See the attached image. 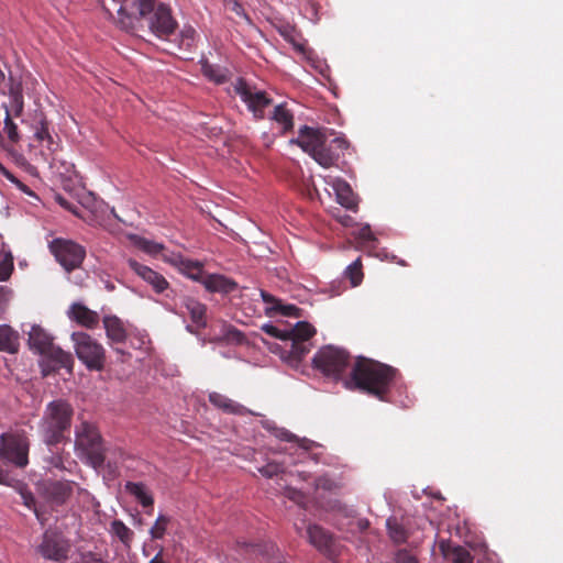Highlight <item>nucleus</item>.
<instances>
[{
	"instance_id": "obj_1",
	"label": "nucleus",
	"mask_w": 563,
	"mask_h": 563,
	"mask_svg": "<svg viewBox=\"0 0 563 563\" xmlns=\"http://www.w3.org/2000/svg\"><path fill=\"white\" fill-rule=\"evenodd\" d=\"M119 4L117 25L123 31L134 29L135 21L150 19V29L161 38L168 37L177 27L172 10L156 0H112Z\"/></svg>"
},
{
	"instance_id": "obj_2",
	"label": "nucleus",
	"mask_w": 563,
	"mask_h": 563,
	"mask_svg": "<svg viewBox=\"0 0 563 563\" xmlns=\"http://www.w3.org/2000/svg\"><path fill=\"white\" fill-rule=\"evenodd\" d=\"M327 132V129L303 125L291 143L309 154L320 166L330 168L338 165L341 154L349 147V142L342 136L329 141Z\"/></svg>"
},
{
	"instance_id": "obj_3",
	"label": "nucleus",
	"mask_w": 563,
	"mask_h": 563,
	"mask_svg": "<svg viewBox=\"0 0 563 563\" xmlns=\"http://www.w3.org/2000/svg\"><path fill=\"white\" fill-rule=\"evenodd\" d=\"M396 374L397 371L389 365L358 356L346 385L353 384L356 389L385 401Z\"/></svg>"
},
{
	"instance_id": "obj_4",
	"label": "nucleus",
	"mask_w": 563,
	"mask_h": 563,
	"mask_svg": "<svg viewBox=\"0 0 563 563\" xmlns=\"http://www.w3.org/2000/svg\"><path fill=\"white\" fill-rule=\"evenodd\" d=\"M132 241L141 251L153 256L161 255L164 261L175 266L187 278L196 282H232L224 276L208 274L201 262L187 258L181 254L168 252L161 243L137 235L132 236Z\"/></svg>"
},
{
	"instance_id": "obj_5",
	"label": "nucleus",
	"mask_w": 563,
	"mask_h": 563,
	"mask_svg": "<svg viewBox=\"0 0 563 563\" xmlns=\"http://www.w3.org/2000/svg\"><path fill=\"white\" fill-rule=\"evenodd\" d=\"M74 408L64 400L49 401L38 422V432L43 442L48 445H57L69 439L73 422Z\"/></svg>"
},
{
	"instance_id": "obj_6",
	"label": "nucleus",
	"mask_w": 563,
	"mask_h": 563,
	"mask_svg": "<svg viewBox=\"0 0 563 563\" xmlns=\"http://www.w3.org/2000/svg\"><path fill=\"white\" fill-rule=\"evenodd\" d=\"M30 349L43 356L41 363L43 376L60 369L71 371L74 365L73 355L54 345L53 338L40 325H33L29 332Z\"/></svg>"
},
{
	"instance_id": "obj_7",
	"label": "nucleus",
	"mask_w": 563,
	"mask_h": 563,
	"mask_svg": "<svg viewBox=\"0 0 563 563\" xmlns=\"http://www.w3.org/2000/svg\"><path fill=\"white\" fill-rule=\"evenodd\" d=\"M75 448L88 460L93 468H99L106 460V449L98 429L87 422H81L75 431Z\"/></svg>"
},
{
	"instance_id": "obj_8",
	"label": "nucleus",
	"mask_w": 563,
	"mask_h": 563,
	"mask_svg": "<svg viewBox=\"0 0 563 563\" xmlns=\"http://www.w3.org/2000/svg\"><path fill=\"white\" fill-rule=\"evenodd\" d=\"M350 364V353L342 347L333 345L321 347L312 358L313 368L335 380L343 376Z\"/></svg>"
},
{
	"instance_id": "obj_9",
	"label": "nucleus",
	"mask_w": 563,
	"mask_h": 563,
	"mask_svg": "<svg viewBox=\"0 0 563 563\" xmlns=\"http://www.w3.org/2000/svg\"><path fill=\"white\" fill-rule=\"evenodd\" d=\"M30 441L23 431L5 432L0 435V457L19 468L29 464Z\"/></svg>"
},
{
	"instance_id": "obj_10",
	"label": "nucleus",
	"mask_w": 563,
	"mask_h": 563,
	"mask_svg": "<svg viewBox=\"0 0 563 563\" xmlns=\"http://www.w3.org/2000/svg\"><path fill=\"white\" fill-rule=\"evenodd\" d=\"M71 339L75 343L77 357L87 368L90 371H101L106 361L103 346L85 332H74Z\"/></svg>"
},
{
	"instance_id": "obj_11",
	"label": "nucleus",
	"mask_w": 563,
	"mask_h": 563,
	"mask_svg": "<svg viewBox=\"0 0 563 563\" xmlns=\"http://www.w3.org/2000/svg\"><path fill=\"white\" fill-rule=\"evenodd\" d=\"M48 247L56 261L67 272L78 268L86 256V250L82 245L63 238L52 240Z\"/></svg>"
},
{
	"instance_id": "obj_12",
	"label": "nucleus",
	"mask_w": 563,
	"mask_h": 563,
	"mask_svg": "<svg viewBox=\"0 0 563 563\" xmlns=\"http://www.w3.org/2000/svg\"><path fill=\"white\" fill-rule=\"evenodd\" d=\"M70 549V541L62 532L48 529L43 533L36 552L45 560L63 563L68 560Z\"/></svg>"
},
{
	"instance_id": "obj_13",
	"label": "nucleus",
	"mask_w": 563,
	"mask_h": 563,
	"mask_svg": "<svg viewBox=\"0 0 563 563\" xmlns=\"http://www.w3.org/2000/svg\"><path fill=\"white\" fill-rule=\"evenodd\" d=\"M234 92L246 104L256 120L265 118V109L272 104L273 100L264 90L251 86L243 78H239L233 85Z\"/></svg>"
},
{
	"instance_id": "obj_14",
	"label": "nucleus",
	"mask_w": 563,
	"mask_h": 563,
	"mask_svg": "<svg viewBox=\"0 0 563 563\" xmlns=\"http://www.w3.org/2000/svg\"><path fill=\"white\" fill-rule=\"evenodd\" d=\"M316 334V329L306 321H299L290 328V335L287 341L290 342L288 355L290 358L300 361L311 350L310 339Z\"/></svg>"
},
{
	"instance_id": "obj_15",
	"label": "nucleus",
	"mask_w": 563,
	"mask_h": 563,
	"mask_svg": "<svg viewBox=\"0 0 563 563\" xmlns=\"http://www.w3.org/2000/svg\"><path fill=\"white\" fill-rule=\"evenodd\" d=\"M74 493V483L68 481H53L44 484L46 498L55 504L63 505Z\"/></svg>"
},
{
	"instance_id": "obj_16",
	"label": "nucleus",
	"mask_w": 563,
	"mask_h": 563,
	"mask_svg": "<svg viewBox=\"0 0 563 563\" xmlns=\"http://www.w3.org/2000/svg\"><path fill=\"white\" fill-rule=\"evenodd\" d=\"M309 542L319 551L324 553L332 552L334 544L333 536L318 525H309L307 528Z\"/></svg>"
},
{
	"instance_id": "obj_17",
	"label": "nucleus",
	"mask_w": 563,
	"mask_h": 563,
	"mask_svg": "<svg viewBox=\"0 0 563 563\" xmlns=\"http://www.w3.org/2000/svg\"><path fill=\"white\" fill-rule=\"evenodd\" d=\"M69 318L76 321L81 327L93 329L99 324L98 312L90 310L85 305L75 302L70 306Z\"/></svg>"
},
{
	"instance_id": "obj_18",
	"label": "nucleus",
	"mask_w": 563,
	"mask_h": 563,
	"mask_svg": "<svg viewBox=\"0 0 563 563\" xmlns=\"http://www.w3.org/2000/svg\"><path fill=\"white\" fill-rule=\"evenodd\" d=\"M260 292L264 302L267 305L265 307V313L267 316L272 317L275 313H280L287 317H300V309L295 305H283L280 300L276 299L268 292L264 290H260Z\"/></svg>"
},
{
	"instance_id": "obj_19",
	"label": "nucleus",
	"mask_w": 563,
	"mask_h": 563,
	"mask_svg": "<svg viewBox=\"0 0 563 563\" xmlns=\"http://www.w3.org/2000/svg\"><path fill=\"white\" fill-rule=\"evenodd\" d=\"M209 401L211 405L222 410L225 413L244 416L251 411L243 405L232 400L231 398L220 393L213 391L209 394Z\"/></svg>"
},
{
	"instance_id": "obj_20",
	"label": "nucleus",
	"mask_w": 563,
	"mask_h": 563,
	"mask_svg": "<svg viewBox=\"0 0 563 563\" xmlns=\"http://www.w3.org/2000/svg\"><path fill=\"white\" fill-rule=\"evenodd\" d=\"M336 201L344 208L355 211L357 209V198L351 186L343 179H336L333 183Z\"/></svg>"
},
{
	"instance_id": "obj_21",
	"label": "nucleus",
	"mask_w": 563,
	"mask_h": 563,
	"mask_svg": "<svg viewBox=\"0 0 563 563\" xmlns=\"http://www.w3.org/2000/svg\"><path fill=\"white\" fill-rule=\"evenodd\" d=\"M103 327L108 339L114 344L124 343L126 340V330L123 322L115 316L103 318Z\"/></svg>"
},
{
	"instance_id": "obj_22",
	"label": "nucleus",
	"mask_w": 563,
	"mask_h": 563,
	"mask_svg": "<svg viewBox=\"0 0 563 563\" xmlns=\"http://www.w3.org/2000/svg\"><path fill=\"white\" fill-rule=\"evenodd\" d=\"M20 335L8 324L0 325V352L14 354L19 351Z\"/></svg>"
},
{
	"instance_id": "obj_23",
	"label": "nucleus",
	"mask_w": 563,
	"mask_h": 563,
	"mask_svg": "<svg viewBox=\"0 0 563 563\" xmlns=\"http://www.w3.org/2000/svg\"><path fill=\"white\" fill-rule=\"evenodd\" d=\"M271 119L282 126L283 133H287L294 128V115L285 103H280L274 108Z\"/></svg>"
},
{
	"instance_id": "obj_24",
	"label": "nucleus",
	"mask_w": 563,
	"mask_h": 563,
	"mask_svg": "<svg viewBox=\"0 0 563 563\" xmlns=\"http://www.w3.org/2000/svg\"><path fill=\"white\" fill-rule=\"evenodd\" d=\"M126 490L133 495L144 508H153L154 498L142 483L128 482Z\"/></svg>"
},
{
	"instance_id": "obj_25",
	"label": "nucleus",
	"mask_w": 563,
	"mask_h": 563,
	"mask_svg": "<svg viewBox=\"0 0 563 563\" xmlns=\"http://www.w3.org/2000/svg\"><path fill=\"white\" fill-rule=\"evenodd\" d=\"M203 76L216 84H223L229 79V70L227 68L210 64L205 60L201 63Z\"/></svg>"
},
{
	"instance_id": "obj_26",
	"label": "nucleus",
	"mask_w": 563,
	"mask_h": 563,
	"mask_svg": "<svg viewBox=\"0 0 563 563\" xmlns=\"http://www.w3.org/2000/svg\"><path fill=\"white\" fill-rule=\"evenodd\" d=\"M185 307L190 314L191 321L198 328L206 327V306L205 305H202L194 299L188 298L185 300Z\"/></svg>"
},
{
	"instance_id": "obj_27",
	"label": "nucleus",
	"mask_w": 563,
	"mask_h": 563,
	"mask_svg": "<svg viewBox=\"0 0 563 563\" xmlns=\"http://www.w3.org/2000/svg\"><path fill=\"white\" fill-rule=\"evenodd\" d=\"M2 107L4 109L5 114L10 112V117H21L24 109V99L21 90L11 88L10 104H3Z\"/></svg>"
},
{
	"instance_id": "obj_28",
	"label": "nucleus",
	"mask_w": 563,
	"mask_h": 563,
	"mask_svg": "<svg viewBox=\"0 0 563 563\" xmlns=\"http://www.w3.org/2000/svg\"><path fill=\"white\" fill-rule=\"evenodd\" d=\"M130 268L144 282H166V279L154 272L152 268L140 264L134 260L129 261Z\"/></svg>"
},
{
	"instance_id": "obj_29",
	"label": "nucleus",
	"mask_w": 563,
	"mask_h": 563,
	"mask_svg": "<svg viewBox=\"0 0 563 563\" xmlns=\"http://www.w3.org/2000/svg\"><path fill=\"white\" fill-rule=\"evenodd\" d=\"M352 234L362 249H374L376 246L377 239L368 224L363 225Z\"/></svg>"
},
{
	"instance_id": "obj_30",
	"label": "nucleus",
	"mask_w": 563,
	"mask_h": 563,
	"mask_svg": "<svg viewBox=\"0 0 563 563\" xmlns=\"http://www.w3.org/2000/svg\"><path fill=\"white\" fill-rule=\"evenodd\" d=\"M388 534L390 539L396 543H404L407 541L408 533L402 525H400L396 518H389L386 522Z\"/></svg>"
},
{
	"instance_id": "obj_31",
	"label": "nucleus",
	"mask_w": 563,
	"mask_h": 563,
	"mask_svg": "<svg viewBox=\"0 0 563 563\" xmlns=\"http://www.w3.org/2000/svg\"><path fill=\"white\" fill-rule=\"evenodd\" d=\"M111 532L125 545H129L134 537L133 531L121 520H113L111 522Z\"/></svg>"
},
{
	"instance_id": "obj_32",
	"label": "nucleus",
	"mask_w": 563,
	"mask_h": 563,
	"mask_svg": "<svg viewBox=\"0 0 563 563\" xmlns=\"http://www.w3.org/2000/svg\"><path fill=\"white\" fill-rule=\"evenodd\" d=\"M170 522V518L166 515H159L154 525L152 526V528L150 529V536L153 540H159V539H163L166 531H167V527Z\"/></svg>"
},
{
	"instance_id": "obj_33",
	"label": "nucleus",
	"mask_w": 563,
	"mask_h": 563,
	"mask_svg": "<svg viewBox=\"0 0 563 563\" xmlns=\"http://www.w3.org/2000/svg\"><path fill=\"white\" fill-rule=\"evenodd\" d=\"M13 272V257L11 254L0 252V282H7Z\"/></svg>"
},
{
	"instance_id": "obj_34",
	"label": "nucleus",
	"mask_w": 563,
	"mask_h": 563,
	"mask_svg": "<svg viewBox=\"0 0 563 563\" xmlns=\"http://www.w3.org/2000/svg\"><path fill=\"white\" fill-rule=\"evenodd\" d=\"M344 277L349 279V282H362L364 274L362 261L360 257L345 268Z\"/></svg>"
},
{
	"instance_id": "obj_35",
	"label": "nucleus",
	"mask_w": 563,
	"mask_h": 563,
	"mask_svg": "<svg viewBox=\"0 0 563 563\" xmlns=\"http://www.w3.org/2000/svg\"><path fill=\"white\" fill-rule=\"evenodd\" d=\"M49 123L42 112L38 113V120L34 125V136L37 142L41 144L44 143V140L49 135Z\"/></svg>"
},
{
	"instance_id": "obj_36",
	"label": "nucleus",
	"mask_w": 563,
	"mask_h": 563,
	"mask_svg": "<svg viewBox=\"0 0 563 563\" xmlns=\"http://www.w3.org/2000/svg\"><path fill=\"white\" fill-rule=\"evenodd\" d=\"M20 497L24 506L29 509H32L38 520H42V515L38 512L36 508V500L31 490H29L25 486H21L19 489Z\"/></svg>"
},
{
	"instance_id": "obj_37",
	"label": "nucleus",
	"mask_w": 563,
	"mask_h": 563,
	"mask_svg": "<svg viewBox=\"0 0 563 563\" xmlns=\"http://www.w3.org/2000/svg\"><path fill=\"white\" fill-rule=\"evenodd\" d=\"M12 118L13 117H10V112H8L4 117L3 131L7 133L11 143H18L20 141V134L18 131V125L13 122Z\"/></svg>"
},
{
	"instance_id": "obj_38",
	"label": "nucleus",
	"mask_w": 563,
	"mask_h": 563,
	"mask_svg": "<svg viewBox=\"0 0 563 563\" xmlns=\"http://www.w3.org/2000/svg\"><path fill=\"white\" fill-rule=\"evenodd\" d=\"M262 331L268 334L272 338L280 339L287 341V339L290 335V328L289 329H279L274 324L266 323L261 327Z\"/></svg>"
},
{
	"instance_id": "obj_39",
	"label": "nucleus",
	"mask_w": 563,
	"mask_h": 563,
	"mask_svg": "<svg viewBox=\"0 0 563 563\" xmlns=\"http://www.w3.org/2000/svg\"><path fill=\"white\" fill-rule=\"evenodd\" d=\"M238 284H205L206 290L210 294L220 292L229 295L232 292Z\"/></svg>"
},
{
	"instance_id": "obj_40",
	"label": "nucleus",
	"mask_w": 563,
	"mask_h": 563,
	"mask_svg": "<svg viewBox=\"0 0 563 563\" xmlns=\"http://www.w3.org/2000/svg\"><path fill=\"white\" fill-rule=\"evenodd\" d=\"M258 472L267 478H272L275 475L283 472V465L276 462H269L266 465L258 468Z\"/></svg>"
},
{
	"instance_id": "obj_41",
	"label": "nucleus",
	"mask_w": 563,
	"mask_h": 563,
	"mask_svg": "<svg viewBox=\"0 0 563 563\" xmlns=\"http://www.w3.org/2000/svg\"><path fill=\"white\" fill-rule=\"evenodd\" d=\"M47 462L51 467H54L57 470H67V466L65 465V459H64L63 454H60V453L52 454L47 459Z\"/></svg>"
},
{
	"instance_id": "obj_42",
	"label": "nucleus",
	"mask_w": 563,
	"mask_h": 563,
	"mask_svg": "<svg viewBox=\"0 0 563 563\" xmlns=\"http://www.w3.org/2000/svg\"><path fill=\"white\" fill-rule=\"evenodd\" d=\"M396 563H418V560L407 550H399L395 558Z\"/></svg>"
},
{
	"instance_id": "obj_43",
	"label": "nucleus",
	"mask_w": 563,
	"mask_h": 563,
	"mask_svg": "<svg viewBox=\"0 0 563 563\" xmlns=\"http://www.w3.org/2000/svg\"><path fill=\"white\" fill-rule=\"evenodd\" d=\"M333 217L343 227L350 228V227H354V224H355V221L351 216L343 213L340 210L338 212L333 213Z\"/></svg>"
},
{
	"instance_id": "obj_44",
	"label": "nucleus",
	"mask_w": 563,
	"mask_h": 563,
	"mask_svg": "<svg viewBox=\"0 0 563 563\" xmlns=\"http://www.w3.org/2000/svg\"><path fill=\"white\" fill-rule=\"evenodd\" d=\"M41 145L44 146L51 154L55 153L59 147L58 141H56L51 133Z\"/></svg>"
},
{
	"instance_id": "obj_45",
	"label": "nucleus",
	"mask_w": 563,
	"mask_h": 563,
	"mask_svg": "<svg viewBox=\"0 0 563 563\" xmlns=\"http://www.w3.org/2000/svg\"><path fill=\"white\" fill-rule=\"evenodd\" d=\"M274 274L268 275L267 278L272 279L274 277L278 279H289L286 268L284 267H275L273 269Z\"/></svg>"
},
{
	"instance_id": "obj_46",
	"label": "nucleus",
	"mask_w": 563,
	"mask_h": 563,
	"mask_svg": "<svg viewBox=\"0 0 563 563\" xmlns=\"http://www.w3.org/2000/svg\"><path fill=\"white\" fill-rule=\"evenodd\" d=\"M195 33H196L195 30L191 27H188L181 32L183 42H185L187 46H190V44L192 43Z\"/></svg>"
},
{
	"instance_id": "obj_47",
	"label": "nucleus",
	"mask_w": 563,
	"mask_h": 563,
	"mask_svg": "<svg viewBox=\"0 0 563 563\" xmlns=\"http://www.w3.org/2000/svg\"><path fill=\"white\" fill-rule=\"evenodd\" d=\"M155 549H157V553L148 563H167L163 556L164 548L162 545H157Z\"/></svg>"
},
{
	"instance_id": "obj_48",
	"label": "nucleus",
	"mask_w": 563,
	"mask_h": 563,
	"mask_svg": "<svg viewBox=\"0 0 563 563\" xmlns=\"http://www.w3.org/2000/svg\"><path fill=\"white\" fill-rule=\"evenodd\" d=\"M85 563H104L101 558H97L93 553L89 552L84 555Z\"/></svg>"
},
{
	"instance_id": "obj_49",
	"label": "nucleus",
	"mask_w": 563,
	"mask_h": 563,
	"mask_svg": "<svg viewBox=\"0 0 563 563\" xmlns=\"http://www.w3.org/2000/svg\"><path fill=\"white\" fill-rule=\"evenodd\" d=\"M10 290L7 287L0 286V307L9 300Z\"/></svg>"
},
{
	"instance_id": "obj_50",
	"label": "nucleus",
	"mask_w": 563,
	"mask_h": 563,
	"mask_svg": "<svg viewBox=\"0 0 563 563\" xmlns=\"http://www.w3.org/2000/svg\"><path fill=\"white\" fill-rule=\"evenodd\" d=\"M341 284H330L329 297L339 296L342 292Z\"/></svg>"
},
{
	"instance_id": "obj_51",
	"label": "nucleus",
	"mask_w": 563,
	"mask_h": 563,
	"mask_svg": "<svg viewBox=\"0 0 563 563\" xmlns=\"http://www.w3.org/2000/svg\"><path fill=\"white\" fill-rule=\"evenodd\" d=\"M278 438L287 442H291L296 439V437L287 430L280 431Z\"/></svg>"
},
{
	"instance_id": "obj_52",
	"label": "nucleus",
	"mask_w": 563,
	"mask_h": 563,
	"mask_svg": "<svg viewBox=\"0 0 563 563\" xmlns=\"http://www.w3.org/2000/svg\"><path fill=\"white\" fill-rule=\"evenodd\" d=\"M11 477L9 473L0 468V484L10 485Z\"/></svg>"
},
{
	"instance_id": "obj_53",
	"label": "nucleus",
	"mask_w": 563,
	"mask_h": 563,
	"mask_svg": "<svg viewBox=\"0 0 563 563\" xmlns=\"http://www.w3.org/2000/svg\"><path fill=\"white\" fill-rule=\"evenodd\" d=\"M153 289L156 294H163L165 290L168 289L169 284H152Z\"/></svg>"
},
{
	"instance_id": "obj_54",
	"label": "nucleus",
	"mask_w": 563,
	"mask_h": 563,
	"mask_svg": "<svg viewBox=\"0 0 563 563\" xmlns=\"http://www.w3.org/2000/svg\"><path fill=\"white\" fill-rule=\"evenodd\" d=\"M57 200H58V202H59V205H60V206H63V207H64V208H66V209H70L69 203H68L64 198L58 197V198H57Z\"/></svg>"
},
{
	"instance_id": "obj_55",
	"label": "nucleus",
	"mask_w": 563,
	"mask_h": 563,
	"mask_svg": "<svg viewBox=\"0 0 563 563\" xmlns=\"http://www.w3.org/2000/svg\"><path fill=\"white\" fill-rule=\"evenodd\" d=\"M233 334L238 338V340H241L242 336H243V334L240 331H238V330H234Z\"/></svg>"
},
{
	"instance_id": "obj_56",
	"label": "nucleus",
	"mask_w": 563,
	"mask_h": 563,
	"mask_svg": "<svg viewBox=\"0 0 563 563\" xmlns=\"http://www.w3.org/2000/svg\"><path fill=\"white\" fill-rule=\"evenodd\" d=\"M107 289L109 291H112L114 289V285L113 284H107Z\"/></svg>"
},
{
	"instance_id": "obj_57",
	"label": "nucleus",
	"mask_w": 563,
	"mask_h": 563,
	"mask_svg": "<svg viewBox=\"0 0 563 563\" xmlns=\"http://www.w3.org/2000/svg\"><path fill=\"white\" fill-rule=\"evenodd\" d=\"M114 351H115L117 353L122 354V355H124V354H125V353H124V351H123L121 347H115V349H114Z\"/></svg>"
},
{
	"instance_id": "obj_58",
	"label": "nucleus",
	"mask_w": 563,
	"mask_h": 563,
	"mask_svg": "<svg viewBox=\"0 0 563 563\" xmlns=\"http://www.w3.org/2000/svg\"><path fill=\"white\" fill-rule=\"evenodd\" d=\"M455 563H468L463 558H459Z\"/></svg>"
},
{
	"instance_id": "obj_59",
	"label": "nucleus",
	"mask_w": 563,
	"mask_h": 563,
	"mask_svg": "<svg viewBox=\"0 0 563 563\" xmlns=\"http://www.w3.org/2000/svg\"><path fill=\"white\" fill-rule=\"evenodd\" d=\"M4 79V74L3 71L0 69V80L2 81Z\"/></svg>"
},
{
	"instance_id": "obj_60",
	"label": "nucleus",
	"mask_w": 563,
	"mask_h": 563,
	"mask_svg": "<svg viewBox=\"0 0 563 563\" xmlns=\"http://www.w3.org/2000/svg\"><path fill=\"white\" fill-rule=\"evenodd\" d=\"M143 553H144L146 556H148V555H150V554L147 553V551H146V548H145V547L143 548Z\"/></svg>"
},
{
	"instance_id": "obj_61",
	"label": "nucleus",
	"mask_w": 563,
	"mask_h": 563,
	"mask_svg": "<svg viewBox=\"0 0 563 563\" xmlns=\"http://www.w3.org/2000/svg\"><path fill=\"white\" fill-rule=\"evenodd\" d=\"M23 190L26 192V194H30L31 195V191L29 189H26V187L24 186Z\"/></svg>"
},
{
	"instance_id": "obj_62",
	"label": "nucleus",
	"mask_w": 563,
	"mask_h": 563,
	"mask_svg": "<svg viewBox=\"0 0 563 563\" xmlns=\"http://www.w3.org/2000/svg\"><path fill=\"white\" fill-rule=\"evenodd\" d=\"M152 511H153V508L152 509L150 508V510H147V514L152 515Z\"/></svg>"
},
{
	"instance_id": "obj_63",
	"label": "nucleus",
	"mask_w": 563,
	"mask_h": 563,
	"mask_svg": "<svg viewBox=\"0 0 563 563\" xmlns=\"http://www.w3.org/2000/svg\"><path fill=\"white\" fill-rule=\"evenodd\" d=\"M0 170H4V167L2 166L1 163H0Z\"/></svg>"
}]
</instances>
